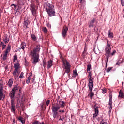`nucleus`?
<instances>
[{
  "label": "nucleus",
  "instance_id": "obj_3",
  "mask_svg": "<svg viewBox=\"0 0 124 124\" xmlns=\"http://www.w3.org/2000/svg\"><path fill=\"white\" fill-rule=\"evenodd\" d=\"M108 41H107V46H106L105 52V56L106 60L105 61L106 64L107 65V62H108V61H109V58L111 57V51L112 50V48H111V46L110 45V44L108 43Z\"/></svg>",
  "mask_w": 124,
  "mask_h": 124
},
{
  "label": "nucleus",
  "instance_id": "obj_50",
  "mask_svg": "<svg viewBox=\"0 0 124 124\" xmlns=\"http://www.w3.org/2000/svg\"><path fill=\"white\" fill-rule=\"evenodd\" d=\"M100 124H108L107 123V122H104L103 121H102V122Z\"/></svg>",
  "mask_w": 124,
  "mask_h": 124
},
{
  "label": "nucleus",
  "instance_id": "obj_35",
  "mask_svg": "<svg viewBox=\"0 0 124 124\" xmlns=\"http://www.w3.org/2000/svg\"><path fill=\"white\" fill-rule=\"evenodd\" d=\"M82 55L83 57H86V56H87V50H86L85 49H84V50L82 53Z\"/></svg>",
  "mask_w": 124,
  "mask_h": 124
},
{
  "label": "nucleus",
  "instance_id": "obj_25",
  "mask_svg": "<svg viewBox=\"0 0 124 124\" xmlns=\"http://www.w3.org/2000/svg\"><path fill=\"white\" fill-rule=\"evenodd\" d=\"M8 54V52L7 51H5L4 54L3 56V61H5L6 60V58H7V55Z\"/></svg>",
  "mask_w": 124,
  "mask_h": 124
},
{
  "label": "nucleus",
  "instance_id": "obj_32",
  "mask_svg": "<svg viewBox=\"0 0 124 124\" xmlns=\"http://www.w3.org/2000/svg\"><path fill=\"white\" fill-rule=\"evenodd\" d=\"M91 68H92V65L91 64H88L87 71H90Z\"/></svg>",
  "mask_w": 124,
  "mask_h": 124
},
{
  "label": "nucleus",
  "instance_id": "obj_47",
  "mask_svg": "<svg viewBox=\"0 0 124 124\" xmlns=\"http://www.w3.org/2000/svg\"><path fill=\"white\" fill-rule=\"evenodd\" d=\"M43 67H44V68L46 67V63H45L44 61H43Z\"/></svg>",
  "mask_w": 124,
  "mask_h": 124
},
{
  "label": "nucleus",
  "instance_id": "obj_42",
  "mask_svg": "<svg viewBox=\"0 0 124 124\" xmlns=\"http://www.w3.org/2000/svg\"><path fill=\"white\" fill-rule=\"evenodd\" d=\"M115 54H116V50H114L112 53L110 52V57L111 56H115Z\"/></svg>",
  "mask_w": 124,
  "mask_h": 124
},
{
  "label": "nucleus",
  "instance_id": "obj_10",
  "mask_svg": "<svg viewBox=\"0 0 124 124\" xmlns=\"http://www.w3.org/2000/svg\"><path fill=\"white\" fill-rule=\"evenodd\" d=\"M95 22V18H93L92 20L89 21L88 23L89 28H93V27H94Z\"/></svg>",
  "mask_w": 124,
  "mask_h": 124
},
{
  "label": "nucleus",
  "instance_id": "obj_22",
  "mask_svg": "<svg viewBox=\"0 0 124 124\" xmlns=\"http://www.w3.org/2000/svg\"><path fill=\"white\" fill-rule=\"evenodd\" d=\"M3 88H1L0 89V99H2V97H3Z\"/></svg>",
  "mask_w": 124,
  "mask_h": 124
},
{
  "label": "nucleus",
  "instance_id": "obj_1",
  "mask_svg": "<svg viewBox=\"0 0 124 124\" xmlns=\"http://www.w3.org/2000/svg\"><path fill=\"white\" fill-rule=\"evenodd\" d=\"M65 105V103L63 101H58L56 104H54L52 105V116L53 119H56L58 115V111L59 109L62 107L63 108Z\"/></svg>",
  "mask_w": 124,
  "mask_h": 124
},
{
  "label": "nucleus",
  "instance_id": "obj_7",
  "mask_svg": "<svg viewBox=\"0 0 124 124\" xmlns=\"http://www.w3.org/2000/svg\"><path fill=\"white\" fill-rule=\"evenodd\" d=\"M68 31V28L67 26L63 27L62 31V34L63 38H65L67 35V31Z\"/></svg>",
  "mask_w": 124,
  "mask_h": 124
},
{
  "label": "nucleus",
  "instance_id": "obj_27",
  "mask_svg": "<svg viewBox=\"0 0 124 124\" xmlns=\"http://www.w3.org/2000/svg\"><path fill=\"white\" fill-rule=\"evenodd\" d=\"M108 37L109 38H113V33L111 32V31H108Z\"/></svg>",
  "mask_w": 124,
  "mask_h": 124
},
{
  "label": "nucleus",
  "instance_id": "obj_20",
  "mask_svg": "<svg viewBox=\"0 0 124 124\" xmlns=\"http://www.w3.org/2000/svg\"><path fill=\"white\" fill-rule=\"evenodd\" d=\"M63 64L65 67V68H70V64L67 61L66 62V64L64 62H63Z\"/></svg>",
  "mask_w": 124,
  "mask_h": 124
},
{
  "label": "nucleus",
  "instance_id": "obj_55",
  "mask_svg": "<svg viewBox=\"0 0 124 124\" xmlns=\"http://www.w3.org/2000/svg\"><path fill=\"white\" fill-rule=\"evenodd\" d=\"M19 93H22V88H20L19 90Z\"/></svg>",
  "mask_w": 124,
  "mask_h": 124
},
{
  "label": "nucleus",
  "instance_id": "obj_9",
  "mask_svg": "<svg viewBox=\"0 0 124 124\" xmlns=\"http://www.w3.org/2000/svg\"><path fill=\"white\" fill-rule=\"evenodd\" d=\"M30 10L32 12V15L34 16L36 13V10L35 9V6L33 4H31Z\"/></svg>",
  "mask_w": 124,
  "mask_h": 124
},
{
  "label": "nucleus",
  "instance_id": "obj_44",
  "mask_svg": "<svg viewBox=\"0 0 124 124\" xmlns=\"http://www.w3.org/2000/svg\"><path fill=\"white\" fill-rule=\"evenodd\" d=\"M32 74H31V75H30L29 76H28V79H29L30 80H31V79Z\"/></svg>",
  "mask_w": 124,
  "mask_h": 124
},
{
  "label": "nucleus",
  "instance_id": "obj_64",
  "mask_svg": "<svg viewBox=\"0 0 124 124\" xmlns=\"http://www.w3.org/2000/svg\"><path fill=\"white\" fill-rule=\"evenodd\" d=\"M15 121V120H14L13 122H14Z\"/></svg>",
  "mask_w": 124,
  "mask_h": 124
},
{
  "label": "nucleus",
  "instance_id": "obj_31",
  "mask_svg": "<svg viewBox=\"0 0 124 124\" xmlns=\"http://www.w3.org/2000/svg\"><path fill=\"white\" fill-rule=\"evenodd\" d=\"M11 6H14V8H16V9L19 10V6L18 7V5L16 4H12Z\"/></svg>",
  "mask_w": 124,
  "mask_h": 124
},
{
  "label": "nucleus",
  "instance_id": "obj_30",
  "mask_svg": "<svg viewBox=\"0 0 124 124\" xmlns=\"http://www.w3.org/2000/svg\"><path fill=\"white\" fill-rule=\"evenodd\" d=\"M42 31L45 33H47V32H48V29H47L46 27H43Z\"/></svg>",
  "mask_w": 124,
  "mask_h": 124
},
{
  "label": "nucleus",
  "instance_id": "obj_41",
  "mask_svg": "<svg viewBox=\"0 0 124 124\" xmlns=\"http://www.w3.org/2000/svg\"><path fill=\"white\" fill-rule=\"evenodd\" d=\"M4 42L6 44L8 43V42H9V40L7 38H6L4 39Z\"/></svg>",
  "mask_w": 124,
  "mask_h": 124
},
{
  "label": "nucleus",
  "instance_id": "obj_37",
  "mask_svg": "<svg viewBox=\"0 0 124 124\" xmlns=\"http://www.w3.org/2000/svg\"><path fill=\"white\" fill-rule=\"evenodd\" d=\"M112 69H113V67H108L107 70V72H108V73H109V72L110 71H111V70H112Z\"/></svg>",
  "mask_w": 124,
  "mask_h": 124
},
{
  "label": "nucleus",
  "instance_id": "obj_61",
  "mask_svg": "<svg viewBox=\"0 0 124 124\" xmlns=\"http://www.w3.org/2000/svg\"><path fill=\"white\" fill-rule=\"evenodd\" d=\"M0 40H1V38H0Z\"/></svg>",
  "mask_w": 124,
  "mask_h": 124
},
{
  "label": "nucleus",
  "instance_id": "obj_48",
  "mask_svg": "<svg viewBox=\"0 0 124 124\" xmlns=\"http://www.w3.org/2000/svg\"><path fill=\"white\" fill-rule=\"evenodd\" d=\"M106 91V89H103L102 93H103V94L105 93H106V91Z\"/></svg>",
  "mask_w": 124,
  "mask_h": 124
},
{
  "label": "nucleus",
  "instance_id": "obj_33",
  "mask_svg": "<svg viewBox=\"0 0 124 124\" xmlns=\"http://www.w3.org/2000/svg\"><path fill=\"white\" fill-rule=\"evenodd\" d=\"M124 95V94L123 93V92L122 91H120L119 92V95L118 96L119 97H123V96Z\"/></svg>",
  "mask_w": 124,
  "mask_h": 124
},
{
  "label": "nucleus",
  "instance_id": "obj_14",
  "mask_svg": "<svg viewBox=\"0 0 124 124\" xmlns=\"http://www.w3.org/2000/svg\"><path fill=\"white\" fill-rule=\"evenodd\" d=\"M24 94L22 93H19L18 95L16 96V98H17V101L22 100Z\"/></svg>",
  "mask_w": 124,
  "mask_h": 124
},
{
  "label": "nucleus",
  "instance_id": "obj_62",
  "mask_svg": "<svg viewBox=\"0 0 124 124\" xmlns=\"http://www.w3.org/2000/svg\"><path fill=\"white\" fill-rule=\"evenodd\" d=\"M1 53V51H0V55Z\"/></svg>",
  "mask_w": 124,
  "mask_h": 124
},
{
  "label": "nucleus",
  "instance_id": "obj_43",
  "mask_svg": "<svg viewBox=\"0 0 124 124\" xmlns=\"http://www.w3.org/2000/svg\"><path fill=\"white\" fill-rule=\"evenodd\" d=\"M49 104H50V100H47L46 102V105L47 106H49Z\"/></svg>",
  "mask_w": 124,
  "mask_h": 124
},
{
  "label": "nucleus",
  "instance_id": "obj_46",
  "mask_svg": "<svg viewBox=\"0 0 124 124\" xmlns=\"http://www.w3.org/2000/svg\"><path fill=\"white\" fill-rule=\"evenodd\" d=\"M121 4H122V6H124V0H122L121 1Z\"/></svg>",
  "mask_w": 124,
  "mask_h": 124
},
{
  "label": "nucleus",
  "instance_id": "obj_39",
  "mask_svg": "<svg viewBox=\"0 0 124 124\" xmlns=\"http://www.w3.org/2000/svg\"><path fill=\"white\" fill-rule=\"evenodd\" d=\"M3 81L2 80H0V87L1 88H3Z\"/></svg>",
  "mask_w": 124,
  "mask_h": 124
},
{
  "label": "nucleus",
  "instance_id": "obj_4",
  "mask_svg": "<svg viewBox=\"0 0 124 124\" xmlns=\"http://www.w3.org/2000/svg\"><path fill=\"white\" fill-rule=\"evenodd\" d=\"M46 11L47 12L49 17L56 16V10H55V7L52 4L47 3Z\"/></svg>",
  "mask_w": 124,
  "mask_h": 124
},
{
  "label": "nucleus",
  "instance_id": "obj_53",
  "mask_svg": "<svg viewBox=\"0 0 124 124\" xmlns=\"http://www.w3.org/2000/svg\"><path fill=\"white\" fill-rule=\"evenodd\" d=\"M6 46V45H3V46H2V49L3 50V49H4V48H5Z\"/></svg>",
  "mask_w": 124,
  "mask_h": 124
},
{
  "label": "nucleus",
  "instance_id": "obj_51",
  "mask_svg": "<svg viewBox=\"0 0 124 124\" xmlns=\"http://www.w3.org/2000/svg\"><path fill=\"white\" fill-rule=\"evenodd\" d=\"M33 124H39V122H38V121H35L33 123Z\"/></svg>",
  "mask_w": 124,
  "mask_h": 124
},
{
  "label": "nucleus",
  "instance_id": "obj_19",
  "mask_svg": "<svg viewBox=\"0 0 124 124\" xmlns=\"http://www.w3.org/2000/svg\"><path fill=\"white\" fill-rule=\"evenodd\" d=\"M31 39L33 40V41H36L37 40V38L36 37V36H35L34 34H31Z\"/></svg>",
  "mask_w": 124,
  "mask_h": 124
},
{
  "label": "nucleus",
  "instance_id": "obj_57",
  "mask_svg": "<svg viewBox=\"0 0 124 124\" xmlns=\"http://www.w3.org/2000/svg\"><path fill=\"white\" fill-rule=\"evenodd\" d=\"M61 111L62 112V113H64V110H61Z\"/></svg>",
  "mask_w": 124,
  "mask_h": 124
},
{
  "label": "nucleus",
  "instance_id": "obj_6",
  "mask_svg": "<svg viewBox=\"0 0 124 124\" xmlns=\"http://www.w3.org/2000/svg\"><path fill=\"white\" fill-rule=\"evenodd\" d=\"M14 67L15 68V70H14L13 72V75L14 77H16L17 76V73H18V70L20 68V66H19V63H15L14 64Z\"/></svg>",
  "mask_w": 124,
  "mask_h": 124
},
{
  "label": "nucleus",
  "instance_id": "obj_12",
  "mask_svg": "<svg viewBox=\"0 0 124 124\" xmlns=\"http://www.w3.org/2000/svg\"><path fill=\"white\" fill-rule=\"evenodd\" d=\"M94 111H95V113L93 114V118H96L97 117V115H98V107L96 105H95L94 106Z\"/></svg>",
  "mask_w": 124,
  "mask_h": 124
},
{
  "label": "nucleus",
  "instance_id": "obj_18",
  "mask_svg": "<svg viewBox=\"0 0 124 124\" xmlns=\"http://www.w3.org/2000/svg\"><path fill=\"white\" fill-rule=\"evenodd\" d=\"M53 62V60H49L47 62V69L51 68L52 67V63Z\"/></svg>",
  "mask_w": 124,
  "mask_h": 124
},
{
  "label": "nucleus",
  "instance_id": "obj_13",
  "mask_svg": "<svg viewBox=\"0 0 124 124\" xmlns=\"http://www.w3.org/2000/svg\"><path fill=\"white\" fill-rule=\"evenodd\" d=\"M89 87V90L90 91V97L91 99L93 98V96H94V93H93V85H92V86H90V85H88Z\"/></svg>",
  "mask_w": 124,
  "mask_h": 124
},
{
  "label": "nucleus",
  "instance_id": "obj_16",
  "mask_svg": "<svg viewBox=\"0 0 124 124\" xmlns=\"http://www.w3.org/2000/svg\"><path fill=\"white\" fill-rule=\"evenodd\" d=\"M18 86H19L18 84L15 85L14 87L12 89L11 93L15 94V92H16V91H18V89H19Z\"/></svg>",
  "mask_w": 124,
  "mask_h": 124
},
{
  "label": "nucleus",
  "instance_id": "obj_17",
  "mask_svg": "<svg viewBox=\"0 0 124 124\" xmlns=\"http://www.w3.org/2000/svg\"><path fill=\"white\" fill-rule=\"evenodd\" d=\"M15 95V94L14 93H12V92L10 93L9 96L11 98V102H14V96Z\"/></svg>",
  "mask_w": 124,
  "mask_h": 124
},
{
  "label": "nucleus",
  "instance_id": "obj_54",
  "mask_svg": "<svg viewBox=\"0 0 124 124\" xmlns=\"http://www.w3.org/2000/svg\"><path fill=\"white\" fill-rule=\"evenodd\" d=\"M3 44V42H0V47L1 46H2V45Z\"/></svg>",
  "mask_w": 124,
  "mask_h": 124
},
{
  "label": "nucleus",
  "instance_id": "obj_58",
  "mask_svg": "<svg viewBox=\"0 0 124 124\" xmlns=\"http://www.w3.org/2000/svg\"><path fill=\"white\" fill-rule=\"evenodd\" d=\"M59 121H62V119L60 118V119H59Z\"/></svg>",
  "mask_w": 124,
  "mask_h": 124
},
{
  "label": "nucleus",
  "instance_id": "obj_45",
  "mask_svg": "<svg viewBox=\"0 0 124 124\" xmlns=\"http://www.w3.org/2000/svg\"><path fill=\"white\" fill-rule=\"evenodd\" d=\"M30 81H31V79H30L29 78H27V79L26 80V83L30 84Z\"/></svg>",
  "mask_w": 124,
  "mask_h": 124
},
{
  "label": "nucleus",
  "instance_id": "obj_5",
  "mask_svg": "<svg viewBox=\"0 0 124 124\" xmlns=\"http://www.w3.org/2000/svg\"><path fill=\"white\" fill-rule=\"evenodd\" d=\"M16 108L18 112L24 111H25V105L23 103L20 102V101H17Z\"/></svg>",
  "mask_w": 124,
  "mask_h": 124
},
{
  "label": "nucleus",
  "instance_id": "obj_63",
  "mask_svg": "<svg viewBox=\"0 0 124 124\" xmlns=\"http://www.w3.org/2000/svg\"><path fill=\"white\" fill-rule=\"evenodd\" d=\"M16 0V1H18L19 0Z\"/></svg>",
  "mask_w": 124,
  "mask_h": 124
},
{
  "label": "nucleus",
  "instance_id": "obj_40",
  "mask_svg": "<svg viewBox=\"0 0 124 124\" xmlns=\"http://www.w3.org/2000/svg\"><path fill=\"white\" fill-rule=\"evenodd\" d=\"M73 74H74V77H76L77 76V71L76 70H74L73 71Z\"/></svg>",
  "mask_w": 124,
  "mask_h": 124
},
{
  "label": "nucleus",
  "instance_id": "obj_52",
  "mask_svg": "<svg viewBox=\"0 0 124 124\" xmlns=\"http://www.w3.org/2000/svg\"><path fill=\"white\" fill-rule=\"evenodd\" d=\"M120 64H121V62L118 61L116 63V65H119Z\"/></svg>",
  "mask_w": 124,
  "mask_h": 124
},
{
  "label": "nucleus",
  "instance_id": "obj_56",
  "mask_svg": "<svg viewBox=\"0 0 124 124\" xmlns=\"http://www.w3.org/2000/svg\"><path fill=\"white\" fill-rule=\"evenodd\" d=\"M39 124H44V122H42V123L39 122Z\"/></svg>",
  "mask_w": 124,
  "mask_h": 124
},
{
  "label": "nucleus",
  "instance_id": "obj_36",
  "mask_svg": "<svg viewBox=\"0 0 124 124\" xmlns=\"http://www.w3.org/2000/svg\"><path fill=\"white\" fill-rule=\"evenodd\" d=\"M65 73H67L68 74V73H69V72H70V68H65Z\"/></svg>",
  "mask_w": 124,
  "mask_h": 124
},
{
  "label": "nucleus",
  "instance_id": "obj_60",
  "mask_svg": "<svg viewBox=\"0 0 124 124\" xmlns=\"http://www.w3.org/2000/svg\"><path fill=\"white\" fill-rule=\"evenodd\" d=\"M26 27V28H29V27H28V25L25 26Z\"/></svg>",
  "mask_w": 124,
  "mask_h": 124
},
{
  "label": "nucleus",
  "instance_id": "obj_59",
  "mask_svg": "<svg viewBox=\"0 0 124 124\" xmlns=\"http://www.w3.org/2000/svg\"><path fill=\"white\" fill-rule=\"evenodd\" d=\"M59 113H62V110H59Z\"/></svg>",
  "mask_w": 124,
  "mask_h": 124
},
{
  "label": "nucleus",
  "instance_id": "obj_21",
  "mask_svg": "<svg viewBox=\"0 0 124 124\" xmlns=\"http://www.w3.org/2000/svg\"><path fill=\"white\" fill-rule=\"evenodd\" d=\"M112 98H113V95L111 93L109 94V100L108 102V104L111 105L113 104V101H112Z\"/></svg>",
  "mask_w": 124,
  "mask_h": 124
},
{
  "label": "nucleus",
  "instance_id": "obj_23",
  "mask_svg": "<svg viewBox=\"0 0 124 124\" xmlns=\"http://www.w3.org/2000/svg\"><path fill=\"white\" fill-rule=\"evenodd\" d=\"M12 79H9L8 81V86L10 87H12V85L13 84V78H11Z\"/></svg>",
  "mask_w": 124,
  "mask_h": 124
},
{
  "label": "nucleus",
  "instance_id": "obj_26",
  "mask_svg": "<svg viewBox=\"0 0 124 124\" xmlns=\"http://www.w3.org/2000/svg\"><path fill=\"white\" fill-rule=\"evenodd\" d=\"M23 25L24 26H28V25H29V20H28V19H24Z\"/></svg>",
  "mask_w": 124,
  "mask_h": 124
},
{
  "label": "nucleus",
  "instance_id": "obj_2",
  "mask_svg": "<svg viewBox=\"0 0 124 124\" xmlns=\"http://www.w3.org/2000/svg\"><path fill=\"white\" fill-rule=\"evenodd\" d=\"M39 52H40V45H38L36 46L33 49V51L31 52V54L33 57V61L32 63L34 65H36L37 62H39Z\"/></svg>",
  "mask_w": 124,
  "mask_h": 124
},
{
  "label": "nucleus",
  "instance_id": "obj_11",
  "mask_svg": "<svg viewBox=\"0 0 124 124\" xmlns=\"http://www.w3.org/2000/svg\"><path fill=\"white\" fill-rule=\"evenodd\" d=\"M26 44L25 42H23L21 43L20 46L18 47L17 49V51L18 52H20L21 51V49H22V50L24 51L25 50V48H26Z\"/></svg>",
  "mask_w": 124,
  "mask_h": 124
},
{
  "label": "nucleus",
  "instance_id": "obj_24",
  "mask_svg": "<svg viewBox=\"0 0 124 124\" xmlns=\"http://www.w3.org/2000/svg\"><path fill=\"white\" fill-rule=\"evenodd\" d=\"M18 121H19V122H21V123L22 124H25V123H26V121H25V120L23 119V118L21 116L18 117Z\"/></svg>",
  "mask_w": 124,
  "mask_h": 124
},
{
  "label": "nucleus",
  "instance_id": "obj_34",
  "mask_svg": "<svg viewBox=\"0 0 124 124\" xmlns=\"http://www.w3.org/2000/svg\"><path fill=\"white\" fill-rule=\"evenodd\" d=\"M19 78H20V79H23V78H24V73L23 72L21 73Z\"/></svg>",
  "mask_w": 124,
  "mask_h": 124
},
{
  "label": "nucleus",
  "instance_id": "obj_8",
  "mask_svg": "<svg viewBox=\"0 0 124 124\" xmlns=\"http://www.w3.org/2000/svg\"><path fill=\"white\" fill-rule=\"evenodd\" d=\"M89 75L88 76L90 78L88 79V81H89L88 86H89V87H92V86L93 85V77H92V72H89Z\"/></svg>",
  "mask_w": 124,
  "mask_h": 124
},
{
  "label": "nucleus",
  "instance_id": "obj_28",
  "mask_svg": "<svg viewBox=\"0 0 124 124\" xmlns=\"http://www.w3.org/2000/svg\"><path fill=\"white\" fill-rule=\"evenodd\" d=\"M10 50H11V46L10 45H8L7 46V47L5 52H7L8 53L9 52H10Z\"/></svg>",
  "mask_w": 124,
  "mask_h": 124
},
{
  "label": "nucleus",
  "instance_id": "obj_38",
  "mask_svg": "<svg viewBox=\"0 0 124 124\" xmlns=\"http://www.w3.org/2000/svg\"><path fill=\"white\" fill-rule=\"evenodd\" d=\"M17 59H18L17 57V55H14V56L13 62H16V61H17Z\"/></svg>",
  "mask_w": 124,
  "mask_h": 124
},
{
  "label": "nucleus",
  "instance_id": "obj_15",
  "mask_svg": "<svg viewBox=\"0 0 124 124\" xmlns=\"http://www.w3.org/2000/svg\"><path fill=\"white\" fill-rule=\"evenodd\" d=\"M11 110L13 113H15V103L14 102H11Z\"/></svg>",
  "mask_w": 124,
  "mask_h": 124
},
{
  "label": "nucleus",
  "instance_id": "obj_49",
  "mask_svg": "<svg viewBox=\"0 0 124 124\" xmlns=\"http://www.w3.org/2000/svg\"><path fill=\"white\" fill-rule=\"evenodd\" d=\"M1 12H2V10L0 9V19L1 18Z\"/></svg>",
  "mask_w": 124,
  "mask_h": 124
},
{
  "label": "nucleus",
  "instance_id": "obj_29",
  "mask_svg": "<svg viewBox=\"0 0 124 124\" xmlns=\"http://www.w3.org/2000/svg\"><path fill=\"white\" fill-rule=\"evenodd\" d=\"M108 108L109 109L108 114H111V111L113 108V104H111V105H110V104H108Z\"/></svg>",
  "mask_w": 124,
  "mask_h": 124
}]
</instances>
